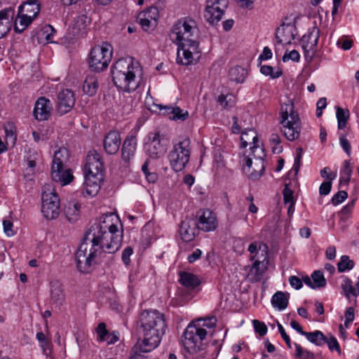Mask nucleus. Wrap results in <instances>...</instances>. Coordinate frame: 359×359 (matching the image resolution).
<instances>
[{
	"instance_id": "f257e3e1",
	"label": "nucleus",
	"mask_w": 359,
	"mask_h": 359,
	"mask_svg": "<svg viewBox=\"0 0 359 359\" xmlns=\"http://www.w3.org/2000/svg\"><path fill=\"white\" fill-rule=\"evenodd\" d=\"M118 216L107 213L100 218V223L93 226L86 233L83 241L75 255L79 270L89 273L102 262L106 254L117 252L122 243V233L114 224Z\"/></svg>"
},
{
	"instance_id": "f03ea898",
	"label": "nucleus",
	"mask_w": 359,
	"mask_h": 359,
	"mask_svg": "<svg viewBox=\"0 0 359 359\" xmlns=\"http://www.w3.org/2000/svg\"><path fill=\"white\" fill-rule=\"evenodd\" d=\"M194 20L184 19L176 22L170 33L171 39L178 44L177 61L183 65L196 63L201 57Z\"/></svg>"
},
{
	"instance_id": "7ed1b4c3",
	"label": "nucleus",
	"mask_w": 359,
	"mask_h": 359,
	"mask_svg": "<svg viewBox=\"0 0 359 359\" xmlns=\"http://www.w3.org/2000/svg\"><path fill=\"white\" fill-rule=\"evenodd\" d=\"M143 71L140 63L133 57L121 58L111 67L115 86L125 91H135L139 86Z\"/></svg>"
},
{
	"instance_id": "20e7f679",
	"label": "nucleus",
	"mask_w": 359,
	"mask_h": 359,
	"mask_svg": "<svg viewBox=\"0 0 359 359\" xmlns=\"http://www.w3.org/2000/svg\"><path fill=\"white\" fill-rule=\"evenodd\" d=\"M104 170L100 154L95 151L89 152L84 166L83 196L92 198L98 194L104 179Z\"/></svg>"
},
{
	"instance_id": "39448f33",
	"label": "nucleus",
	"mask_w": 359,
	"mask_h": 359,
	"mask_svg": "<svg viewBox=\"0 0 359 359\" xmlns=\"http://www.w3.org/2000/svg\"><path fill=\"white\" fill-rule=\"evenodd\" d=\"M139 320L143 336L148 337L154 344L161 341L167 328L163 313L157 310H145L141 313Z\"/></svg>"
},
{
	"instance_id": "423d86ee",
	"label": "nucleus",
	"mask_w": 359,
	"mask_h": 359,
	"mask_svg": "<svg viewBox=\"0 0 359 359\" xmlns=\"http://www.w3.org/2000/svg\"><path fill=\"white\" fill-rule=\"evenodd\" d=\"M280 123V130L287 140L294 141L299 137L301 121L291 102L281 105Z\"/></svg>"
},
{
	"instance_id": "0eeeda50",
	"label": "nucleus",
	"mask_w": 359,
	"mask_h": 359,
	"mask_svg": "<svg viewBox=\"0 0 359 359\" xmlns=\"http://www.w3.org/2000/svg\"><path fill=\"white\" fill-rule=\"evenodd\" d=\"M208 330H203L198 325L191 323L185 329L182 339L183 351L190 355L203 351L206 345Z\"/></svg>"
},
{
	"instance_id": "6e6552de",
	"label": "nucleus",
	"mask_w": 359,
	"mask_h": 359,
	"mask_svg": "<svg viewBox=\"0 0 359 359\" xmlns=\"http://www.w3.org/2000/svg\"><path fill=\"white\" fill-rule=\"evenodd\" d=\"M190 154L189 139L182 138L174 142L168 156L171 168L175 172L183 170L189 161Z\"/></svg>"
},
{
	"instance_id": "1a4fd4ad",
	"label": "nucleus",
	"mask_w": 359,
	"mask_h": 359,
	"mask_svg": "<svg viewBox=\"0 0 359 359\" xmlns=\"http://www.w3.org/2000/svg\"><path fill=\"white\" fill-rule=\"evenodd\" d=\"M41 212L47 219H54L60 212V199L55 189L50 183L46 184L42 190Z\"/></svg>"
},
{
	"instance_id": "9d476101",
	"label": "nucleus",
	"mask_w": 359,
	"mask_h": 359,
	"mask_svg": "<svg viewBox=\"0 0 359 359\" xmlns=\"http://www.w3.org/2000/svg\"><path fill=\"white\" fill-rule=\"evenodd\" d=\"M112 56V49L108 43L96 46L92 48L88 59L90 68L94 72H101L106 69Z\"/></svg>"
},
{
	"instance_id": "9b49d317",
	"label": "nucleus",
	"mask_w": 359,
	"mask_h": 359,
	"mask_svg": "<svg viewBox=\"0 0 359 359\" xmlns=\"http://www.w3.org/2000/svg\"><path fill=\"white\" fill-rule=\"evenodd\" d=\"M255 161L252 157L243 155L240 162L243 165V170L245 174L252 180L259 179L263 175L265 169L263 156L264 154L261 153L253 154Z\"/></svg>"
},
{
	"instance_id": "f8f14e48",
	"label": "nucleus",
	"mask_w": 359,
	"mask_h": 359,
	"mask_svg": "<svg viewBox=\"0 0 359 359\" xmlns=\"http://www.w3.org/2000/svg\"><path fill=\"white\" fill-rule=\"evenodd\" d=\"M227 6L226 0H207L204 16L211 25H216L221 20Z\"/></svg>"
},
{
	"instance_id": "ddd939ff",
	"label": "nucleus",
	"mask_w": 359,
	"mask_h": 359,
	"mask_svg": "<svg viewBox=\"0 0 359 359\" xmlns=\"http://www.w3.org/2000/svg\"><path fill=\"white\" fill-rule=\"evenodd\" d=\"M320 29L317 27L310 28L302 38V47L306 60H311L317 50Z\"/></svg>"
},
{
	"instance_id": "4468645a",
	"label": "nucleus",
	"mask_w": 359,
	"mask_h": 359,
	"mask_svg": "<svg viewBox=\"0 0 359 359\" xmlns=\"http://www.w3.org/2000/svg\"><path fill=\"white\" fill-rule=\"evenodd\" d=\"M197 227L204 231H212L217 226V216L209 209L200 210L197 213Z\"/></svg>"
},
{
	"instance_id": "2eb2a0df",
	"label": "nucleus",
	"mask_w": 359,
	"mask_h": 359,
	"mask_svg": "<svg viewBox=\"0 0 359 359\" xmlns=\"http://www.w3.org/2000/svg\"><path fill=\"white\" fill-rule=\"evenodd\" d=\"M158 11L156 7H150L140 12L137 18L138 23L147 32L151 31L157 25Z\"/></svg>"
},
{
	"instance_id": "dca6fc26",
	"label": "nucleus",
	"mask_w": 359,
	"mask_h": 359,
	"mask_svg": "<svg viewBox=\"0 0 359 359\" xmlns=\"http://www.w3.org/2000/svg\"><path fill=\"white\" fill-rule=\"evenodd\" d=\"M153 111L159 112L164 116L168 117L170 120L174 121H184L189 117V112L183 110L178 107H172L171 105H162L159 104H154Z\"/></svg>"
},
{
	"instance_id": "f3484780",
	"label": "nucleus",
	"mask_w": 359,
	"mask_h": 359,
	"mask_svg": "<svg viewBox=\"0 0 359 359\" xmlns=\"http://www.w3.org/2000/svg\"><path fill=\"white\" fill-rule=\"evenodd\" d=\"M75 104V98L73 92L69 89H64L57 95V110L60 115L70 111Z\"/></svg>"
},
{
	"instance_id": "a211bd4d",
	"label": "nucleus",
	"mask_w": 359,
	"mask_h": 359,
	"mask_svg": "<svg viewBox=\"0 0 359 359\" xmlns=\"http://www.w3.org/2000/svg\"><path fill=\"white\" fill-rule=\"evenodd\" d=\"M149 140L145 144V149L148 155L157 158L161 156L165 152V148L161 143V135L158 132L150 133L148 135Z\"/></svg>"
},
{
	"instance_id": "6ab92c4d",
	"label": "nucleus",
	"mask_w": 359,
	"mask_h": 359,
	"mask_svg": "<svg viewBox=\"0 0 359 359\" xmlns=\"http://www.w3.org/2000/svg\"><path fill=\"white\" fill-rule=\"evenodd\" d=\"M196 221L191 218L182 220L179 227V234L182 241L189 242L194 240L198 233Z\"/></svg>"
},
{
	"instance_id": "aec40b11",
	"label": "nucleus",
	"mask_w": 359,
	"mask_h": 359,
	"mask_svg": "<svg viewBox=\"0 0 359 359\" xmlns=\"http://www.w3.org/2000/svg\"><path fill=\"white\" fill-rule=\"evenodd\" d=\"M297 34L296 27L292 23H283L277 29L276 39L281 45L290 44Z\"/></svg>"
},
{
	"instance_id": "412c9836",
	"label": "nucleus",
	"mask_w": 359,
	"mask_h": 359,
	"mask_svg": "<svg viewBox=\"0 0 359 359\" xmlns=\"http://www.w3.org/2000/svg\"><path fill=\"white\" fill-rule=\"evenodd\" d=\"M52 109L50 100L45 97H41L35 102L33 114L36 119L46 121L50 117Z\"/></svg>"
},
{
	"instance_id": "4be33fe9",
	"label": "nucleus",
	"mask_w": 359,
	"mask_h": 359,
	"mask_svg": "<svg viewBox=\"0 0 359 359\" xmlns=\"http://www.w3.org/2000/svg\"><path fill=\"white\" fill-rule=\"evenodd\" d=\"M154 341L149 339L148 337L143 336L141 341H138L132 348V356L130 359H136L137 357H144L143 354L149 353L156 348L161 341L153 343Z\"/></svg>"
},
{
	"instance_id": "5701e85b",
	"label": "nucleus",
	"mask_w": 359,
	"mask_h": 359,
	"mask_svg": "<svg viewBox=\"0 0 359 359\" xmlns=\"http://www.w3.org/2000/svg\"><path fill=\"white\" fill-rule=\"evenodd\" d=\"M257 141L258 138L257 133L253 129H249L241 133V142L243 147H246L250 145V149L252 151V154L256 153H261L263 154L264 150L257 144Z\"/></svg>"
},
{
	"instance_id": "b1692460",
	"label": "nucleus",
	"mask_w": 359,
	"mask_h": 359,
	"mask_svg": "<svg viewBox=\"0 0 359 359\" xmlns=\"http://www.w3.org/2000/svg\"><path fill=\"white\" fill-rule=\"evenodd\" d=\"M265 260H253V263L250 266L245 267L244 270L247 273V277L250 282L259 281L267 267L264 263Z\"/></svg>"
},
{
	"instance_id": "393cba45",
	"label": "nucleus",
	"mask_w": 359,
	"mask_h": 359,
	"mask_svg": "<svg viewBox=\"0 0 359 359\" xmlns=\"http://www.w3.org/2000/svg\"><path fill=\"white\" fill-rule=\"evenodd\" d=\"M121 144V135L118 131L109 132L104 139L103 146L108 154H115L118 152Z\"/></svg>"
},
{
	"instance_id": "a878e982",
	"label": "nucleus",
	"mask_w": 359,
	"mask_h": 359,
	"mask_svg": "<svg viewBox=\"0 0 359 359\" xmlns=\"http://www.w3.org/2000/svg\"><path fill=\"white\" fill-rule=\"evenodd\" d=\"M15 16V10L7 8L0 11V39L4 38L11 30Z\"/></svg>"
},
{
	"instance_id": "bb28decb",
	"label": "nucleus",
	"mask_w": 359,
	"mask_h": 359,
	"mask_svg": "<svg viewBox=\"0 0 359 359\" xmlns=\"http://www.w3.org/2000/svg\"><path fill=\"white\" fill-rule=\"evenodd\" d=\"M250 253V260H266L268 259V246L262 241L250 243L248 249Z\"/></svg>"
},
{
	"instance_id": "cd10ccee",
	"label": "nucleus",
	"mask_w": 359,
	"mask_h": 359,
	"mask_svg": "<svg viewBox=\"0 0 359 359\" xmlns=\"http://www.w3.org/2000/svg\"><path fill=\"white\" fill-rule=\"evenodd\" d=\"M51 177L55 182L60 183L62 186L69 184L73 180L72 171L65 167L51 168Z\"/></svg>"
},
{
	"instance_id": "c85d7f7f",
	"label": "nucleus",
	"mask_w": 359,
	"mask_h": 359,
	"mask_svg": "<svg viewBox=\"0 0 359 359\" xmlns=\"http://www.w3.org/2000/svg\"><path fill=\"white\" fill-rule=\"evenodd\" d=\"M137 147V139L134 135L128 136L123 141L122 147V159L125 162H129L133 157Z\"/></svg>"
},
{
	"instance_id": "c756f323",
	"label": "nucleus",
	"mask_w": 359,
	"mask_h": 359,
	"mask_svg": "<svg viewBox=\"0 0 359 359\" xmlns=\"http://www.w3.org/2000/svg\"><path fill=\"white\" fill-rule=\"evenodd\" d=\"M304 283L313 289H318L325 287L327 284L326 279L323 272L317 270L313 272L311 278L306 276L303 278Z\"/></svg>"
},
{
	"instance_id": "7c9ffc66",
	"label": "nucleus",
	"mask_w": 359,
	"mask_h": 359,
	"mask_svg": "<svg viewBox=\"0 0 359 359\" xmlns=\"http://www.w3.org/2000/svg\"><path fill=\"white\" fill-rule=\"evenodd\" d=\"M18 11L34 19L40 12L38 0H28L19 6Z\"/></svg>"
},
{
	"instance_id": "2f4dec72",
	"label": "nucleus",
	"mask_w": 359,
	"mask_h": 359,
	"mask_svg": "<svg viewBox=\"0 0 359 359\" xmlns=\"http://www.w3.org/2000/svg\"><path fill=\"white\" fill-rule=\"evenodd\" d=\"M51 300L56 304H61L65 299V292L62 283L58 280H53L50 283Z\"/></svg>"
},
{
	"instance_id": "473e14b6",
	"label": "nucleus",
	"mask_w": 359,
	"mask_h": 359,
	"mask_svg": "<svg viewBox=\"0 0 359 359\" xmlns=\"http://www.w3.org/2000/svg\"><path fill=\"white\" fill-rule=\"evenodd\" d=\"M89 24L88 17L84 15H79L74 18V22L71 27L72 34L74 36L82 35L86 32V28Z\"/></svg>"
},
{
	"instance_id": "72a5a7b5",
	"label": "nucleus",
	"mask_w": 359,
	"mask_h": 359,
	"mask_svg": "<svg viewBox=\"0 0 359 359\" xmlns=\"http://www.w3.org/2000/svg\"><path fill=\"white\" fill-rule=\"evenodd\" d=\"M5 131V144L8 148H13L17 140V129L13 122H6L4 126Z\"/></svg>"
},
{
	"instance_id": "f704fd0d",
	"label": "nucleus",
	"mask_w": 359,
	"mask_h": 359,
	"mask_svg": "<svg viewBox=\"0 0 359 359\" xmlns=\"http://www.w3.org/2000/svg\"><path fill=\"white\" fill-rule=\"evenodd\" d=\"M69 159V152L67 149L62 147L55 151L51 168L65 167Z\"/></svg>"
},
{
	"instance_id": "c9c22d12",
	"label": "nucleus",
	"mask_w": 359,
	"mask_h": 359,
	"mask_svg": "<svg viewBox=\"0 0 359 359\" xmlns=\"http://www.w3.org/2000/svg\"><path fill=\"white\" fill-rule=\"evenodd\" d=\"M97 88L98 81L97 76L94 74L87 75L83 84L84 93L93 96L97 93Z\"/></svg>"
},
{
	"instance_id": "e433bc0d",
	"label": "nucleus",
	"mask_w": 359,
	"mask_h": 359,
	"mask_svg": "<svg viewBox=\"0 0 359 359\" xmlns=\"http://www.w3.org/2000/svg\"><path fill=\"white\" fill-rule=\"evenodd\" d=\"M289 294L278 291L271 298V304L273 307L282 311L287 308L288 304Z\"/></svg>"
},
{
	"instance_id": "4c0bfd02",
	"label": "nucleus",
	"mask_w": 359,
	"mask_h": 359,
	"mask_svg": "<svg viewBox=\"0 0 359 359\" xmlns=\"http://www.w3.org/2000/svg\"><path fill=\"white\" fill-rule=\"evenodd\" d=\"M34 19L29 16L24 15L18 11V14L15 20L14 29L17 33H22L32 22Z\"/></svg>"
},
{
	"instance_id": "58836bf2",
	"label": "nucleus",
	"mask_w": 359,
	"mask_h": 359,
	"mask_svg": "<svg viewBox=\"0 0 359 359\" xmlns=\"http://www.w3.org/2000/svg\"><path fill=\"white\" fill-rule=\"evenodd\" d=\"M247 74V70L241 66H235L231 68L229 71V79L231 81L236 82L237 83H241L244 82Z\"/></svg>"
},
{
	"instance_id": "ea45409f",
	"label": "nucleus",
	"mask_w": 359,
	"mask_h": 359,
	"mask_svg": "<svg viewBox=\"0 0 359 359\" xmlns=\"http://www.w3.org/2000/svg\"><path fill=\"white\" fill-rule=\"evenodd\" d=\"M180 283L188 288H194L200 284V281L197 276L191 273L182 272L180 273Z\"/></svg>"
},
{
	"instance_id": "a19ab883",
	"label": "nucleus",
	"mask_w": 359,
	"mask_h": 359,
	"mask_svg": "<svg viewBox=\"0 0 359 359\" xmlns=\"http://www.w3.org/2000/svg\"><path fill=\"white\" fill-rule=\"evenodd\" d=\"M349 116L350 114L348 109H344L339 107L337 108L336 116L339 130H342L346 127Z\"/></svg>"
},
{
	"instance_id": "79ce46f5",
	"label": "nucleus",
	"mask_w": 359,
	"mask_h": 359,
	"mask_svg": "<svg viewBox=\"0 0 359 359\" xmlns=\"http://www.w3.org/2000/svg\"><path fill=\"white\" fill-rule=\"evenodd\" d=\"M36 337L40 343V346L46 357L51 356V343L46 339L45 334L42 332L36 333Z\"/></svg>"
},
{
	"instance_id": "37998d69",
	"label": "nucleus",
	"mask_w": 359,
	"mask_h": 359,
	"mask_svg": "<svg viewBox=\"0 0 359 359\" xmlns=\"http://www.w3.org/2000/svg\"><path fill=\"white\" fill-rule=\"evenodd\" d=\"M304 336L311 343H313L318 346H321L325 344V336L320 331L316 330L312 332L304 333Z\"/></svg>"
},
{
	"instance_id": "c03bdc74",
	"label": "nucleus",
	"mask_w": 359,
	"mask_h": 359,
	"mask_svg": "<svg viewBox=\"0 0 359 359\" xmlns=\"http://www.w3.org/2000/svg\"><path fill=\"white\" fill-rule=\"evenodd\" d=\"M217 323V319L215 316H212L205 319H198L191 323L193 325H198L203 330L207 329L213 328Z\"/></svg>"
},
{
	"instance_id": "a18cd8bd",
	"label": "nucleus",
	"mask_w": 359,
	"mask_h": 359,
	"mask_svg": "<svg viewBox=\"0 0 359 359\" xmlns=\"http://www.w3.org/2000/svg\"><path fill=\"white\" fill-rule=\"evenodd\" d=\"M341 287L345 297L351 301V297H354L355 290L351 280L346 276L343 277Z\"/></svg>"
},
{
	"instance_id": "49530a36",
	"label": "nucleus",
	"mask_w": 359,
	"mask_h": 359,
	"mask_svg": "<svg viewBox=\"0 0 359 359\" xmlns=\"http://www.w3.org/2000/svg\"><path fill=\"white\" fill-rule=\"evenodd\" d=\"M354 267V262L350 259L347 255H343L340 258V261L337 264L339 272L342 273L346 271H350Z\"/></svg>"
},
{
	"instance_id": "de8ad7c7",
	"label": "nucleus",
	"mask_w": 359,
	"mask_h": 359,
	"mask_svg": "<svg viewBox=\"0 0 359 359\" xmlns=\"http://www.w3.org/2000/svg\"><path fill=\"white\" fill-rule=\"evenodd\" d=\"M352 168L351 163L348 161H345L343 164V169L341 171L340 183L347 184L351 177Z\"/></svg>"
},
{
	"instance_id": "09e8293b",
	"label": "nucleus",
	"mask_w": 359,
	"mask_h": 359,
	"mask_svg": "<svg viewBox=\"0 0 359 359\" xmlns=\"http://www.w3.org/2000/svg\"><path fill=\"white\" fill-rule=\"evenodd\" d=\"M217 102L222 108L227 109L232 107L236 102V97L232 94L221 95L217 97Z\"/></svg>"
},
{
	"instance_id": "8fccbe9b",
	"label": "nucleus",
	"mask_w": 359,
	"mask_h": 359,
	"mask_svg": "<svg viewBox=\"0 0 359 359\" xmlns=\"http://www.w3.org/2000/svg\"><path fill=\"white\" fill-rule=\"evenodd\" d=\"M80 205L76 203H69L65 208V212L69 221L74 220L79 213Z\"/></svg>"
},
{
	"instance_id": "3c124183",
	"label": "nucleus",
	"mask_w": 359,
	"mask_h": 359,
	"mask_svg": "<svg viewBox=\"0 0 359 359\" xmlns=\"http://www.w3.org/2000/svg\"><path fill=\"white\" fill-rule=\"evenodd\" d=\"M55 29L50 25H46L43 27L41 32V39H45L47 43H53Z\"/></svg>"
},
{
	"instance_id": "603ef678",
	"label": "nucleus",
	"mask_w": 359,
	"mask_h": 359,
	"mask_svg": "<svg viewBox=\"0 0 359 359\" xmlns=\"http://www.w3.org/2000/svg\"><path fill=\"white\" fill-rule=\"evenodd\" d=\"M260 72L265 76H269L271 79H276L283 74V72L280 69H277L275 72L273 68L269 65H263L260 68Z\"/></svg>"
},
{
	"instance_id": "864d4df0",
	"label": "nucleus",
	"mask_w": 359,
	"mask_h": 359,
	"mask_svg": "<svg viewBox=\"0 0 359 359\" xmlns=\"http://www.w3.org/2000/svg\"><path fill=\"white\" fill-rule=\"evenodd\" d=\"M269 142L273 145L272 147V151L274 154H280L283 151V147L280 145L281 140L278 134H271L269 138Z\"/></svg>"
},
{
	"instance_id": "5fc2aeb1",
	"label": "nucleus",
	"mask_w": 359,
	"mask_h": 359,
	"mask_svg": "<svg viewBox=\"0 0 359 359\" xmlns=\"http://www.w3.org/2000/svg\"><path fill=\"white\" fill-rule=\"evenodd\" d=\"M348 197V194L345 191H339L332 198V203L334 205H337L344 201Z\"/></svg>"
},
{
	"instance_id": "6e6d98bb",
	"label": "nucleus",
	"mask_w": 359,
	"mask_h": 359,
	"mask_svg": "<svg viewBox=\"0 0 359 359\" xmlns=\"http://www.w3.org/2000/svg\"><path fill=\"white\" fill-rule=\"evenodd\" d=\"M252 324L255 332L258 333L260 336L263 337L266 334L267 327L264 323H262L258 320H254L252 321Z\"/></svg>"
},
{
	"instance_id": "4d7b16f0",
	"label": "nucleus",
	"mask_w": 359,
	"mask_h": 359,
	"mask_svg": "<svg viewBox=\"0 0 359 359\" xmlns=\"http://www.w3.org/2000/svg\"><path fill=\"white\" fill-rule=\"evenodd\" d=\"M325 344H327L330 351L336 350L339 352L340 351L339 343L334 337L332 335L325 337Z\"/></svg>"
},
{
	"instance_id": "13d9d810",
	"label": "nucleus",
	"mask_w": 359,
	"mask_h": 359,
	"mask_svg": "<svg viewBox=\"0 0 359 359\" xmlns=\"http://www.w3.org/2000/svg\"><path fill=\"white\" fill-rule=\"evenodd\" d=\"M300 59V55L298 51L293 50L290 51L289 53L286 52L283 56V61L284 62H287L289 60H292L294 62H298Z\"/></svg>"
},
{
	"instance_id": "bf43d9fd",
	"label": "nucleus",
	"mask_w": 359,
	"mask_h": 359,
	"mask_svg": "<svg viewBox=\"0 0 359 359\" xmlns=\"http://www.w3.org/2000/svg\"><path fill=\"white\" fill-rule=\"evenodd\" d=\"M97 337L101 341H104V339L109 334L106 329V325L104 323H100L97 327Z\"/></svg>"
},
{
	"instance_id": "052dcab7",
	"label": "nucleus",
	"mask_w": 359,
	"mask_h": 359,
	"mask_svg": "<svg viewBox=\"0 0 359 359\" xmlns=\"http://www.w3.org/2000/svg\"><path fill=\"white\" fill-rule=\"evenodd\" d=\"M354 309L353 307H349L345 312V322L344 325L348 327L349 324L354 320Z\"/></svg>"
},
{
	"instance_id": "680f3d73",
	"label": "nucleus",
	"mask_w": 359,
	"mask_h": 359,
	"mask_svg": "<svg viewBox=\"0 0 359 359\" xmlns=\"http://www.w3.org/2000/svg\"><path fill=\"white\" fill-rule=\"evenodd\" d=\"M295 348H296V353H295L296 356L306 358H310L313 357V355L311 353L304 350L300 345L295 344Z\"/></svg>"
},
{
	"instance_id": "e2e57ef3",
	"label": "nucleus",
	"mask_w": 359,
	"mask_h": 359,
	"mask_svg": "<svg viewBox=\"0 0 359 359\" xmlns=\"http://www.w3.org/2000/svg\"><path fill=\"white\" fill-rule=\"evenodd\" d=\"M283 198L285 204L294 203L293 191L288 187L287 185H285L283 190Z\"/></svg>"
},
{
	"instance_id": "0e129e2a",
	"label": "nucleus",
	"mask_w": 359,
	"mask_h": 359,
	"mask_svg": "<svg viewBox=\"0 0 359 359\" xmlns=\"http://www.w3.org/2000/svg\"><path fill=\"white\" fill-rule=\"evenodd\" d=\"M339 142L341 147L343 148V149L345 151V152L350 156L351 155V147L348 142V140L346 138L345 136L341 135L339 137Z\"/></svg>"
},
{
	"instance_id": "69168bd1",
	"label": "nucleus",
	"mask_w": 359,
	"mask_h": 359,
	"mask_svg": "<svg viewBox=\"0 0 359 359\" xmlns=\"http://www.w3.org/2000/svg\"><path fill=\"white\" fill-rule=\"evenodd\" d=\"M332 189V182L327 181L323 182L319 188V193L320 195L326 196L329 194Z\"/></svg>"
},
{
	"instance_id": "338daca9",
	"label": "nucleus",
	"mask_w": 359,
	"mask_h": 359,
	"mask_svg": "<svg viewBox=\"0 0 359 359\" xmlns=\"http://www.w3.org/2000/svg\"><path fill=\"white\" fill-rule=\"evenodd\" d=\"M289 282L290 285L296 290H299L303 284L302 280L295 276H292L289 278Z\"/></svg>"
},
{
	"instance_id": "774afa93",
	"label": "nucleus",
	"mask_w": 359,
	"mask_h": 359,
	"mask_svg": "<svg viewBox=\"0 0 359 359\" xmlns=\"http://www.w3.org/2000/svg\"><path fill=\"white\" fill-rule=\"evenodd\" d=\"M133 250L131 247H127L122 252V260L126 265L129 264L130 259V257L133 254Z\"/></svg>"
}]
</instances>
